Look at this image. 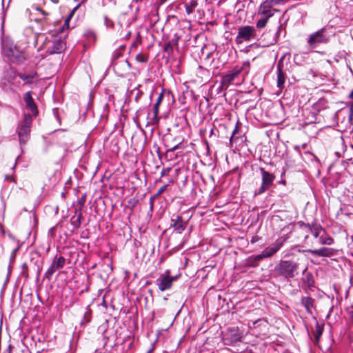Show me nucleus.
<instances>
[{
  "mask_svg": "<svg viewBox=\"0 0 353 353\" xmlns=\"http://www.w3.org/2000/svg\"><path fill=\"white\" fill-rule=\"evenodd\" d=\"M44 48L48 54L61 53L66 48L65 35L51 34L46 38Z\"/></svg>",
  "mask_w": 353,
  "mask_h": 353,
  "instance_id": "obj_1",
  "label": "nucleus"
},
{
  "mask_svg": "<svg viewBox=\"0 0 353 353\" xmlns=\"http://www.w3.org/2000/svg\"><path fill=\"white\" fill-rule=\"evenodd\" d=\"M299 264L290 260H282L275 267L279 275L285 279H292L298 274Z\"/></svg>",
  "mask_w": 353,
  "mask_h": 353,
  "instance_id": "obj_2",
  "label": "nucleus"
},
{
  "mask_svg": "<svg viewBox=\"0 0 353 353\" xmlns=\"http://www.w3.org/2000/svg\"><path fill=\"white\" fill-rule=\"evenodd\" d=\"M32 123V118L30 114H24L23 120L19 123L16 131L21 145L26 144L29 140Z\"/></svg>",
  "mask_w": 353,
  "mask_h": 353,
  "instance_id": "obj_3",
  "label": "nucleus"
},
{
  "mask_svg": "<svg viewBox=\"0 0 353 353\" xmlns=\"http://www.w3.org/2000/svg\"><path fill=\"white\" fill-rule=\"evenodd\" d=\"M328 41L329 37L326 34L325 28L310 34L307 39V43L310 50H314L321 44H325Z\"/></svg>",
  "mask_w": 353,
  "mask_h": 353,
  "instance_id": "obj_4",
  "label": "nucleus"
},
{
  "mask_svg": "<svg viewBox=\"0 0 353 353\" xmlns=\"http://www.w3.org/2000/svg\"><path fill=\"white\" fill-rule=\"evenodd\" d=\"M254 26H244L240 27L238 30V34L235 39L237 44H241L243 42H249L254 40L256 37V31Z\"/></svg>",
  "mask_w": 353,
  "mask_h": 353,
  "instance_id": "obj_5",
  "label": "nucleus"
},
{
  "mask_svg": "<svg viewBox=\"0 0 353 353\" xmlns=\"http://www.w3.org/2000/svg\"><path fill=\"white\" fill-rule=\"evenodd\" d=\"M243 337V333L239 327H230L223 334L222 340L225 345H233L238 342H241Z\"/></svg>",
  "mask_w": 353,
  "mask_h": 353,
  "instance_id": "obj_6",
  "label": "nucleus"
},
{
  "mask_svg": "<svg viewBox=\"0 0 353 353\" xmlns=\"http://www.w3.org/2000/svg\"><path fill=\"white\" fill-rule=\"evenodd\" d=\"M178 279V276H172L170 275V270H166L163 274H161L157 279L156 283L160 291L163 292L170 290L174 281Z\"/></svg>",
  "mask_w": 353,
  "mask_h": 353,
  "instance_id": "obj_7",
  "label": "nucleus"
},
{
  "mask_svg": "<svg viewBox=\"0 0 353 353\" xmlns=\"http://www.w3.org/2000/svg\"><path fill=\"white\" fill-rule=\"evenodd\" d=\"M281 0H265L259 7L257 15H272L274 16L278 10L274 7L280 4Z\"/></svg>",
  "mask_w": 353,
  "mask_h": 353,
  "instance_id": "obj_8",
  "label": "nucleus"
},
{
  "mask_svg": "<svg viewBox=\"0 0 353 353\" xmlns=\"http://www.w3.org/2000/svg\"><path fill=\"white\" fill-rule=\"evenodd\" d=\"M260 171L262 176V183L255 194H261L268 190L272 186L275 179V176L273 174L266 171L264 168H261Z\"/></svg>",
  "mask_w": 353,
  "mask_h": 353,
  "instance_id": "obj_9",
  "label": "nucleus"
},
{
  "mask_svg": "<svg viewBox=\"0 0 353 353\" xmlns=\"http://www.w3.org/2000/svg\"><path fill=\"white\" fill-rule=\"evenodd\" d=\"M287 239L286 236L279 237L272 244L262 251V255L267 258L273 256L283 247Z\"/></svg>",
  "mask_w": 353,
  "mask_h": 353,
  "instance_id": "obj_10",
  "label": "nucleus"
},
{
  "mask_svg": "<svg viewBox=\"0 0 353 353\" xmlns=\"http://www.w3.org/2000/svg\"><path fill=\"white\" fill-rule=\"evenodd\" d=\"M3 51L6 56L13 63L19 64L26 59L24 54L19 52L15 46L10 48L5 47Z\"/></svg>",
  "mask_w": 353,
  "mask_h": 353,
  "instance_id": "obj_11",
  "label": "nucleus"
},
{
  "mask_svg": "<svg viewBox=\"0 0 353 353\" xmlns=\"http://www.w3.org/2000/svg\"><path fill=\"white\" fill-rule=\"evenodd\" d=\"M301 225L303 230L309 232L314 239H319L322 233L325 234V229L319 223H312L310 224L302 223Z\"/></svg>",
  "mask_w": 353,
  "mask_h": 353,
  "instance_id": "obj_12",
  "label": "nucleus"
},
{
  "mask_svg": "<svg viewBox=\"0 0 353 353\" xmlns=\"http://www.w3.org/2000/svg\"><path fill=\"white\" fill-rule=\"evenodd\" d=\"M268 322L263 319H259L253 323V331L257 336H265L268 334Z\"/></svg>",
  "mask_w": 353,
  "mask_h": 353,
  "instance_id": "obj_13",
  "label": "nucleus"
},
{
  "mask_svg": "<svg viewBox=\"0 0 353 353\" xmlns=\"http://www.w3.org/2000/svg\"><path fill=\"white\" fill-rule=\"evenodd\" d=\"M65 264V259L60 256L58 258H54L50 266L48 268L46 272V277L50 279L57 270L61 269Z\"/></svg>",
  "mask_w": 353,
  "mask_h": 353,
  "instance_id": "obj_14",
  "label": "nucleus"
},
{
  "mask_svg": "<svg viewBox=\"0 0 353 353\" xmlns=\"http://www.w3.org/2000/svg\"><path fill=\"white\" fill-rule=\"evenodd\" d=\"M159 106L160 103H157L156 101L151 111L148 113L147 125H156L159 123Z\"/></svg>",
  "mask_w": 353,
  "mask_h": 353,
  "instance_id": "obj_15",
  "label": "nucleus"
},
{
  "mask_svg": "<svg viewBox=\"0 0 353 353\" xmlns=\"http://www.w3.org/2000/svg\"><path fill=\"white\" fill-rule=\"evenodd\" d=\"M307 252L321 257H332L336 254V250L332 248L322 247L319 249H309Z\"/></svg>",
  "mask_w": 353,
  "mask_h": 353,
  "instance_id": "obj_16",
  "label": "nucleus"
},
{
  "mask_svg": "<svg viewBox=\"0 0 353 353\" xmlns=\"http://www.w3.org/2000/svg\"><path fill=\"white\" fill-rule=\"evenodd\" d=\"M170 222L171 227L179 234L185 230L188 225V222L183 221L181 215H176L175 218L172 217Z\"/></svg>",
  "mask_w": 353,
  "mask_h": 353,
  "instance_id": "obj_17",
  "label": "nucleus"
},
{
  "mask_svg": "<svg viewBox=\"0 0 353 353\" xmlns=\"http://www.w3.org/2000/svg\"><path fill=\"white\" fill-rule=\"evenodd\" d=\"M239 70L240 69H239V65L234 67L230 71L228 72L223 76L221 84L224 85L230 84L241 74Z\"/></svg>",
  "mask_w": 353,
  "mask_h": 353,
  "instance_id": "obj_18",
  "label": "nucleus"
},
{
  "mask_svg": "<svg viewBox=\"0 0 353 353\" xmlns=\"http://www.w3.org/2000/svg\"><path fill=\"white\" fill-rule=\"evenodd\" d=\"M23 100L26 108L31 112L33 116H37L38 114L37 105L34 103L30 91L26 92L23 94Z\"/></svg>",
  "mask_w": 353,
  "mask_h": 353,
  "instance_id": "obj_19",
  "label": "nucleus"
},
{
  "mask_svg": "<svg viewBox=\"0 0 353 353\" xmlns=\"http://www.w3.org/2000/svg\"><path fill=\"white\" fill-rule=\"evenodd\" d=\"M16 76L23 81V85L32 84L34 80H37L38 78V74L37 72H32L28 74L22 72H18Z\"/></svg>",
  "mask_w": 353,
  "mask_h": 353,
  "instance_id": "obj_20",
  "label": "nucleus"
},
{
  "mask_svg": "<svg viewBox=\"0 0 353 353\" xmlns=\"http://www.w3.org/2000/svg\"><path fill=\"white\" fill-rule=\"evenodd\" d=\"M80 4H78L76 6L72 11L70 12L67 18L65 19L64 23L58 28L57 32L59 34H64L65 31L68 30L70 28V21L72 17L74 16L75 12L77 10V9L79 8Z\"/></svg>",
  "mask_w": 353,
  "mask_h": 353,
  "instance_id": "obj_21",
  "label": "nucleus"
},
{
  "mask_svg": "<svg viewBox=\"0 0 353 353\" xmlns=\"http://www.w3.org/2000/svg\"><path fill=\"white\" fill-rule=\"evenodd\" d=\"M277 83L276 85L279 89H283L285 83L286 74L283 71L281 65L278 63L276 66Z\"/></svg>",
  "mask_w": 353,
  "mask_h": 353,
  "instance_id": "obj_22",
  "label": "nucleus"
},
{
  "mask_svg": "<svg viewBox=\"0 0 353 353\" xmlns=\"http://www.w3.org/2000/svg\"><path fill=\"white\" fill-rule=\"evenodd\" d=\"M314 299L310 296H304L301 299V303L304 306L308 314H312V309L314 308Z\"/></svg>",
  "mask_w": 353,
  "mask_h": 353,
  "instance_id": "obj_23",
  "label": "nucleus"
},
{
  "mask_svg": "<svg viewBox=\"0 0 353 353\" xmlns=\"http://www.w3.org/2000/svg\"><path fill=\"white\" fill-rule=\"evenodd\" d=\"M319 243L321 245H332L334 243V239L326 232L321 234L319 238Z\"/></svg>",
  "mask_w": 353,
  "mask_h": 353,
  "instance_id": "obj_24",
  "label": "nucleus"
},
{
  "mask_svg": "<svg viewBox=\"0 0 353 353\" xmlns=\"http://www.w3.org/2000/svg\"><path fill=\"white\" fill-rule=\"evenodd\" d=\"M257 16L259 17L260 18L257 20V21L256 23V28L259 30L264 28L267 26L268 20L272 17H273L272 15H268V14L257 15Z\"/></svg>",
  "mask_w": 353,
  "mask_h": 353,
  "instance_id": "obj_25",
  "label": "nucleus"
},
{
  "mask_svg": "<svg viewBox=\"0 0 353 353\" xmlns=\"http://www.w3.org/2000/svg\"><path fill=\"white\" fill-rule=\"evenodd\" d=\"M75 213L76 215L71 218V224L74 228H78L81 223L82 214L81 210H79V212L76 210Z\"/></svg>",
  "mask_w": 353,
  "mask_h": 353,
  "instance_id": "obj_26",
  "label": "nucleus"
},
{
  "mask_svg": "<svg viewBox=\"0 0 353 353\" xmlns=\"http://www.w3.org/2000/svg\"><path fill=\"white\" fill-rule=\"evenodd\" d=\"M198 3L197 1L195 0H192L189 4L186 3L185 5V11L188 14H192L195 8L197 6Z\"/></svg>",
  "mask_w": 353,
  "mask_h": 353,
  "instance_id": "obj_27",
  "label": "nucleus"
},
{
  "mask_svg": "<svg viewBox=\"0 0 353 353\" xmlns=\"http://www.w3.org/2000/svg\"><path fill=\"white\" fill-rule=\"evenodd\" d=\"M239 69H240L239 72L241 73L243 72H245V74H248L249 73L250 69V61H244L242 65H239Z\"/></svg>",
  "mask_w": 353,
  "mask_h": 353,
  "instance_id": "obj_28",
  "label": "nucleus"
},
{
  "mask_svg": "<svg viewBox=\"0 0 353 353\" xmlns=\"http://www.w3.org/2000/svg\"><path fill=\"white\" fill-rule=\"evenodd\" d=\"M348 98L351 100L347 103V105L350 107V114L349 117L350 119L353 118V90L351 91L350 94L348 95Z\"/></svg>",
  "mask_w": 353,
  "mask_h": 353,
  "instance_id": "obj_29",
  "label": "nucleus"
},
{
  "mask_svg": "<svg viewBox=\"0 0 353 353\" xmlns=\"http://www.w3.org/2000/svg\"><path fill=\"white\" fill-rule=\"evenodd\" d=\"M136 60L139 63H145L148 61V57L144 54L139 53L136 56Z\"/></svg>",
  "mask_w": 353,
  "mask_h": 353,
  "instance_id": "obj_30",
  "label": "nucleus"
},
{
  "mask_svg": "<svg viewBox=\"0 0 353 353\" xmlns=\"http://www.w3.org/2000/svg\"><path fill=\"white\" fill-rule=\"evenodd\" d=\"M19 250V245H17V248H15L12 251L11 255H10V263H14V261L15 260V257H16L17 253Z\"/></svg>",
  "mask_w": 353,
  "mask_h": 353,
  "instance_id": "obj_31",
  "label": "nucleus"
},
{
  "mask_svg": "<svg viewBox=\"0 0 353 353\" xmlns=\"http://www.w3.org/2000/svg\"><path fill=\"white\" fill-rule=\"evenodd\" d=\"M304 243L307 245H310L311 247H313L315 243L312 241V239L310 238L308 234H306L304 237Z\"/></svg>",
  "mask_w": 353,
  "mask_h": 353,
  "instance_id": "obj_32",
  "label": "nucleus"
},
{
  "mask_svg": "<svg viewBox=\"0 0 353 353\" xmlns=\"http://www.w3.org/2000/svg\"><path fill=\"white\" fill-rule=\"evenodd\" d=\"M316 330L315 338L316 340H318L319 339V337L321 336L323 329L322 327H321L319 325H316Z\"/></svg>",
  "mask_w": 353,
  "mask_h": 353,
  "instance_id": "obj_33",
  "label": "nucleus"
},
{
  "mask_svg": "<svg viewBox=\"0 0 353 353\" xmlns=\"http://www.w3.org/2000/svg\"><path fill=\"white\" fill-rule=\"evenodd\" d=\"M167 0H150V2L154 6H159L163 4Z\"/></svg>",
  "mask_w": 353,
  "mask_h": 353,
  "instance_id": "obj_34",
  "label": "nucleus"
},
{
  "mask_svg": "<svg viewBox=\"0 0 353 353\" xmlns=\"http://www.w3.org/2000/svg\"><path fill=\"white\" fill-rule=\"evenodd\" d=\"M165 92V90L163 88L161 90V92L159 94V97L156 101L157 102V103H160V104L161 103V102L164 98Z\"/></svg>",
  "mask_w": 353,
  "mask_h": 353,
  "instance_id": "obj_35",
  "label": "nucleus"
},
{
  "mask_svg": "<svg viewBox=\"0 0 353 353\" xmlns=\"http://www.w3.org/2000/svg\"><path fill=\"white\" fill-rule=\"evenodd\" d=\"M346 312L348 314L350 318L353 320V304L350 307H347Z\"/></svg>",
  "mask_w": 353,
  "mask_h": 353,
  "instance_id": "obj_36",
  "label": "nucleus"
},
{
  "mask_svg": "<svg viewBox=\"0 0 353 353\" xmlns=\"http://www.w3.org/2000/svg\"><path fill=\"white\" fill-rule=\"evenodd\" d=\"M5 180L7 181H12L14 183H17L16 179L14 176H10L8 174L5 175Z\"/></svg>",
  "mask_w": 353,
  "mask_h": 353,
  "instance_id": "obj_37",
  "label": "nucleus"
},
{
  "mask_svg": "<svg viewBox=\"0 0 353 353\" xmlns=\"http://www.w3.org/2000/svg\"><path fill=\"white\" fill-rule=\"evenodd\" d=\"M8 83L11 85H13V86H15V87H19V82H17V83H15L14 81V78H11L10 77L8 79Z\"/></svg>",
  "mask_w": 353,
  "mask_h": 353,
  "instance_id": "obj_38",
  "label": "nucleus"
},
{
  "mask_svg": "<svg viewBox=\"0 0 353 353\" xmlns=\"http://www.w3.org/2000/svg\"><path fill=\"white\" fill-rule=\"evenodd\" d=\"M168 185H164L161 186L157 191V195H161L164 191H165Z\"/></svg>",
  "mask_w": 353,
  "mask_h": 353,
  "instance_id": "obj_39",
  "label": "nucleus"
},
{
  "mask_svg": "<svg viewBox=\"0 0 353 353\" xmlns=\"http://www.w3.org/2000/svg\"><path fill=\"white\" fill-rule=\"evenodd\" d=\"M181 145H182L181 143H179L176 144V145H174V147H172V148H170V150H168V151L174 152V151L176 150L177 149L183 148Z\"/></svg>",
  "mask_w": 353,
  "mask_h": 353,
  "instance_id": "obj_40",
  "label": "nucleus"
},
{
  "mask_svg": "<svg viewBox=\"0 0 353 353\" xmlns=\"http://www.w3.org/2000/svg\"><path fill=\"white\" fill-rule=\"evenodd\" d=\"M239 128L238 125H236V127H235V128L234 129V130H233V132H232V137H231V138H230V141H232V139H233V137H234V134L239 132Z\"/></svg>",
  "mask_w": 353,
  "mask_h": 353,
  "instance_id": "obj_41",
  "label": "nucleus"
},
{
  "mask_svg": "<svg viewBox=\"0 0 353 353\" xmlns=\"http://www.w3.org/2000/svg\"><path fill=\"white\" fill-rule=\"evenodd\" d=\"M12 268V263H10L8 265V277L11 274Z\"/></svg>",
  "mask_w": 353,
  "mask_h": 353,
  "instance_id": "obj_42",
  "label": "nucleus"
},
{
  "mask_svg": "<svg viewBox=\"0 0 353 353\" xmlns=\"http://www.w3.org/2000/svg\"><path fill=\"white\" fill-rule=\"evenodd\" d=\"M12 348V346L11 345H9L8 347V349L5 350L4 353H11Z\"/></svg>",
  "mask_w": 353,
  "mask_h": 353,
  "instance_id": "obj_43",
  "label": "nucleus"
},
{
  "mask_svg": "<svg viewBox=\"0 0 353 353\" xmlns=\"http://www.w3.org/2000/svg\"><path fill=\"white\" fill-rule=\"evenodd\" d=\"M264 258H267V256H263L262 255V252L260 254L257 255L256 257V259H258V260H261V259H263Z\"/></svg>",
  "mask_w": 353,
  "mask_h": 353,
  "instance_id": "obj_44",
  "label": "nucleus"
},
{
  "mask_svg": "<svg viewBox=\"0 0 353 353\" xmlns=\"http://www.w3.org/2000/svg\"><path fill=\"white\" fill-rule=\"evenodd\" d=\"M119 56H120L119 52H114V54H113V59H117Z\"/></svg>",
  "mask_w": 353,
  "mask_h": 353,
  "instance_id": "obj_45",
  "label": "nucleus"
},
{
  "mask_svg": "<svg viewBox=\"0 0 353 353\" xmlns=\"http://www.w3.org/2000/svg\"><path fill=\"white\" fill-rule=\"evenodd\" d=\"M154 199H155L153 197V196L150 197V203L151 207L153 206V203H154Z\"/></svg>",
  "mask_w": 353,
  "mask_h": 353,
  "instance_id": "obj_46",
  "label": "nucleus"
},
{
  "mask_svg": "<svg viewBox=\"0 0 353 353\" xmlns=\"http://www.w3.org/2000/svg\"><path fill=\"white\" fill-rule=\"evenodd\" d=\"M0 231H1V234H2L3 235H4V234H5V228H4V226H3V225L1 226V228H0Z\"/></svg>",
  "mask_w": 353,
  "mask_h": 353,
  "instance_id": "obj_47",
  "label": "nucleus"
},
{
  "mask_svg": "<svg viewBox=\"0 0 353 353\" xmlns=\"http://www.w3.org/2000/svg\"><path fill=\"white\" fill-rule=\"evenodd\" d=\"M39 11H40V12H41L43 15H45V16L48 15V14L47 12H46L45 11H43V10H41H41L39 9Z\"/></svg>",
  "mask_w": 353,
  "mask_h": 353,
  "instance_id": "obj_48",
  "label": "nucleus"
},
{
  "mask_svg": "<svg viewBox=\"0 0 353 353\" xmlns=\"http://www.w3.org/2000/svg\"><path fill=\"white\" fill-rule=\"evenodd\" d=\"M294 150H296V151H300V146L299 145H295L294 146Z\"/></svg>",
  "mask_w": 353,
  "mask_h": 353,
  "instance_id": "obj_49",
  "label": "nucleus"
},
{
  "mask_svg": "<svg viewBox=\"0 0 353 353\" xmlns=\"http://www.w3.org/2000/svg\"><path fill=\"white\" fill-rule=\"evenodd\" d=\"M245 353H254L252 350H247Z\"/></svg>",
  "mask_w": 353,
  "mask_h": 353,
  "instance_id": "obj_50",
  "label": "nucleus"
},
{
  "mask_svg": "<svg viewBox=\"0 0 353 353\" xmlns=\"http://www.w3.org/2000/svg\"><path fill=\"white\" fill-rule=\"evenodd\" d=\"M169 46H170V43H167V44H166V46H165V50H168V48Z\"/></svg>",
  "mask_w": 353,
  "mask_h": 353,
  "instance_id": "obj_51",
  "label": "nucleus"
},
{
  "mask_svg": "<svg viewBox=\"0 0 353 353\" xmlns=\"http://www.w3.org/2000/svg\"><path fill=\"white\" fill-rule=\"evenodd\" d=\"M160 195H157V192L153 196V197L154 199H157V197H159Z\"/></svg>",
  "mask_w": 353,
  "mask_h": 353,
  "instance_id": "obj_52",
  "label": "nucleus"
},
{
  "mask_svg": "<svg viewBox=\"0 0 353 353\" xmlns=\"http://www.w3.org/2000/svg\"><path fill=\"white\" fill-rule=\"evenodd\" d=\"M53 3H59V0H51Z\"/></svg>",
  "mask_w": 353,
  "mask_h": 353,
  "instance_id": "obj_53",
  "label": "nucleus"
},
{
  "mask_svg": "<svg viewBox=\"0 0 353 353\" xmlns=\"http://www.w3.org/2000/svg\"><path fill=\"white\" fill-rule=\"evenodd\" d=\"M15 167H16V163H14V165H13L12 169L14 170L15 169Z\"/></svg>",
  "mask_w": 353,
  "mask_h": 353,
  "instance_id": "obj_54",
  "label": "nucleus"
},
{
  "mask_svg": "<svg viewBox=\"0 0 353 353\" xmlns=\"http://www.w3.org/2000/svg\"><path fill=\"white\" fill-rule=\"evenodd\" d=\"M8 236H9L10 238L14 239V237L12 236V235L11 234H8Z\"/></svg>",
  "mask_w": 353,
  "mask_h": 353,
  "instance_id": "obj_55",
  "label": "nucleus"
}]
</instances>
